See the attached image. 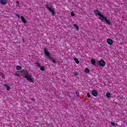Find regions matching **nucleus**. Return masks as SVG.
I'll use <instances>...</instances> for the list:
<instances>
[{"label":"nucleus","mask_w":127,"mask_h":127,"mask_svg":"<svg viewBox=\"0 0 127 127\" xmlns=\"http://www.w3.org/2000/svg\"><path fill=\"white\" fill-rule=\"evenodd\" d=\"M94 13L96 14V15L99 16V19H100L101 21H106L107 24H108V25H111V21H110V20H108V18H107V17H105L104 15L99 12L98 10H95L94 11Z\"/></svg>","instance_id":"f257e3e1"},{"label":"nucleus","mask_w":127,"mask_h":127,"mask_svg":"<svg viewBox=\"0 0 127 127\" xmlns=\"http://www.w3.org/2000/svg\"><path fill=\"white\" fill-rule=\"evenodd\" d=\"M21 73H24V74H23V78L26 79L27 81H28L29 82H31V83H33L34 82V80H33V77H32V75H29L28 74V70H22L21 71Z\"/></svg>","instance_id":"f03ea898"},{"label":"nucleus","mask_w":127,"mask_h":127,"mask_svg":"<svg viewBox=\"0 0 127 127\" xmlns=\"http://www.w3.org/2000/svg\"><path fill=\"white\" fill-rule=\"evenodd\" d=\"M48 50H47V49H44V52L45 55H46V56H47V57L49 58L50 61H53L54 64H56V61H55V60H54L53 58L51 57V56H50V54L48 53Z\"/></svg>","instance_id":"7ed1b4c3"},{"label":"nucleus","mask_w":127,"mask_h":127,"mask_svg":"<svg viewBox=\"0 0 127 127\" xmlns=\"http://www.w3.org/2000/svg\"><path fill=\"white\" fill-rule=\"evenodd\" d=\"M46 8H47L48 9L50 10V12L52 13V15L54 16L55 15V12L54 11V10H53V9H52L51 7H50L49 4H47L46 5Z\"/></svg>","instance_id":"20e7f679"},{"label":"nucleus","mask_w":127,"mask_h":127,"mask_svg":"<svg viewBox=\"0 0 127 127\" xmlns=\"http://www.w3.org/2000/svg\"><path fill=\"white\" fill-rule=\"evenodd\" d=\"M98 64L100 66H101V67H104V66H106V62H105V61L103 60H101L99 61Z\"/></svg>","instance_id":"39448f33"},{"label":"nucleus","mask_w":127,"mask_h":127,"mask_svg":"<svg viewBox=\"0 0 127 127\" xmlns=\"http://www.w3.org/2000/svg\"><path fill=\"white\" fill-rule=\"evenodd\" d=\"M107 42L109 45H112L114 43V41L112 39L108 38L107 39Z\"/></svg>","instance_id":"423d86ee"},{"label":"nucleus","mask_w":127,"mask_h":127,"mask_svg":"<svg viewBox=\"0 0 127 127\" xmlns=\"http://www.w3.org/2000/svg\"><path fill=\"white\" fill-rule=\"evenodd\" d=\"M0 4H2V5H5L6 3H7V0H0Z\"/></svg>","instance_id":"0eeeda50"},{"label":"nucleus","mask_w":127,"mask_h":127,"mask_svg":"<svg viewBox=\"0 0 127 127\" xmlns=\"http://www.w3.org/2000/svg\"><path fill=\"white\" fill-rule=\"evenodd\" d=\"M92 94L93 95V96H94V97H97L98 96V91H97V90H92Z\"/></svg>","instance_id":"6e6552de"},{"label":"nucleus","mask_w":127,"mask_h":127,"mask_svg":"<svg viewBox=\"0 0 127 127\" xmlns=\"http://www.w3.org/2000/svg\"><path fill=\"white\" fill-rule=\"evenodd\" d=\"M4 87H5L6 88V90L7 91H9V90L10 89V87H9V86H8V85L5 84H4Z\"/></svg>","instance_id":"1a4fd4ad"},{"label":"nucleus","mask_w":127,"mask_h":127,"mask_svg":"<svg viewBox=\"0 0 127 127\" xmlns=\"http://www.w3.org/2000/svg\"><path fill=\"white\" fill-rule=\"evenodd\" d=\"M84 72L86 73V74H89L90 73V70L88 68H85Z\"/></svg>","instance_id":"9d476101"},{"label":"nucleus","mask_w":127,"mask_h":127,"mask_svg":"<svg viewBox=\"0 0 127 127\" xmlns=\"http://www.w3.org/2000/svg\"><path fill=\"white\" fill-rule=\"evenodd\" d=\"M91 64H92V65H95L96 64V61H95L94 59H92L91 60Z\"/></svg>","instance_id":"9b49d317"},{"label":"nucleus","mask_w":127,"mask_h":127,"mask_svg":"<svg viewBox=\"0 0 127 127\" xmlns=\"http://www.w3.org/2000/svg\"><path fill=\"white\" fill-rule=\"evenodd\" d=\"M21 19L22 22H23L24 23H25L26 22V20H25V19H24V18L23 17L21 16Z\"/></svg>","instance_id":"f8f14e48"},{"label":"nucleus","mask_w":127,"mask_h":127,"mask_svg":"<svg viewBox=\"0 0 127 127\" xmlns=\"http://www.w3.org/2000/svg\"><path fill=\"white\" fill-rule=\"evenodd\" d=\"M73 60H74L76 64H79V63H80V62H79V60H78L77 58H74Z\"/></svg>","instance_id":"ddd939ff"},{"label":"nucleus","mask_w":127,"mask_h":127,"mask_svg":"<svg viewBox=\"0 0 127 127\" xmlns=\"http://www.w3.org/2000/svg\"><path fill=\"white\" fill-rule=\"evenodd\" d=\"M73 26H74V28L76 29V30H79V27H78V25H77L76 24H74Z\"/></svg>","instance_id":"4468645a"},{"label":"nucleus","mask_w":127,"mask_h":127,"mask_svg":"<svg viewBox=\"0 0 127 127\" xmlns=\"http://www.w3.org/2000/svg\"><path fill=\"white\" fill-rule=\"evenodd\" d=\"M16 70H21V66H20L19 65H17L16 67Z\"/></svg>","instance_id":"2eb2a0df"},{"label":"nucleus","mask_w":127,"mask_h":127,"mask_svg":"<svg viewBox=\"0 0 127 127\" xmlns=\"http://www.w3.org/2000/svg\"><path fill=\"white\" fill-rule=\"evenodd\" d=\"M40 70L41 71H44L45 70V66H41Z\"/></svg>","instance_id":"dca6fc26"},{"label":"nucleus","mask_w":127,"mask_h":127,"mask_svg":"<svg viewBox=\"0 0 127 127\" xmlns=\"http://www.w3.org/2000/svg\"><path fill=\"white\" fill-rule=\"evenodd\" d=\"M106 97H107V98H110V97H111V93L107 92L106 93Z\"/></svg>","instance_id":"f3484780"},{"label":"nucleus","mask_w":127,"mask_h":127,"mask_svg":"<svg viewBox=\"0 0 127 127\" xmlns=\"http://www.w3.org/2000/svg\"><path fill=\"white\" fill-rule=\"evenodd\" d=\"M75 94L78 96V97H80V93H79L78 91H76Z\"/></svg>","instance_id":"a211bd4d"},{"label":"nucleus","mask_w":127,"mask_h":127,"mask_svg":"<svg viewBox=\"0 0 127 127\" xmlns=\"http://www.w3.org/2000/svg\"><path fill=\"white\" fill-rule=\"evenodd\" d=\"M70 14L71 16H75V13H74V12H71Z\"/></svg>","instance_id":"6ab92c4d"},{"label":"nucleus","mask_w":127,"mask_h":127,"mask_svg":"<svg viewBox=\"0 0 127 127\" xmlns=\"http://www.w3.org/2000/svg\"><path fill=\"white\" fill-rule=\"evenodd\" d=\"M37 66H38V67H40V63H38V62H37L36 63Z\"/></svg>","instance_id":"aec40b11"},{"label":"nucleus","mask_w":127,"mask_h":127,"mask_svg":"<svg viewBox=\"0 0 127 127\" xmlns=\"http://www.w3.org/2000/svg\"><path fill=\"white\" fill-rule=\"evenodd\" d=\"M87 96L88 98H91V94L90 93H88Z\"/></svg>","instance_id":"412c9836"},{"label":"nucleus","mask_w":127,"mask_h":127,"mask_svg":"<svg viewBox=\"0 0 127 127\" xmlns=\"http://www.w3.org/2000/svg\"><path fill=\"white\" fill-rule=\"evenodd\" d=\"M0 76H1L2 78H3V77H4L3 73L0 72Z\"/></svg>","instance_id":"4be33fe9"},{"label":"nucleus","mask_w":127,"mask_h":127,"mask_svg":"<svg viewBox=\"0 0 127 127\" xmlns=\"http://www.w3.org/2000/svg\"><path fill=\"white\" fill-rule=\"evenodd\" d=\"M111 125L114 127H116V124L114 122H111Z\"/></svg>","instance_id":"5701e85b"},{"label":"nucleus","mask_w":127,"mask_h":127,"mask_svg":"<svg viewBox=\"0 0 127 127\" xmlns=\"http://www.w3.org/2000/svg\"><path fill=\"white\" fill-rule=\"evenodd\" d=\"M17 17H18V18H20V15H19V14H16Z\"/></svg>","instance_id":"b1692460"},{"label":"nucleus","mask_w":127,"mask_h":127,"mask_svg":"<svg viewBox=\"0 0 127 127\" xmlns=\"http://www.w3.org/2000/svg\"><path fill=\"white\" fill-rule=\"evenodd\" d=\"M31 100L33 101V102L35 101V99L34 98H32L31 99Z\"/></svg>","instance_id":"393cba45"},{"label":"nucleus","mask_w":127,"mask_h":127,"mask_svg":"<svg viewBox=\"0 0 127 127\" xmlns=\"http://www.w3.org/2000/svg\"><path fill=\"white\" fill-rule=\"evenodd\" d=\"M15 76H17V77H19V74H18V73H15Z\"/></svg>","instance_id":"a878e982"},{"label":"nucleus","mask_w":127,"mask_h":127,"mask_svg":"<svg viewBox=\"0 0 127 127\" xmlns=\"http://www.w3.org/2000/svg\"><path fill=\"white\" fill-rule=\"evenodd\" d=\"M22 41H23V43H25V41H24V39H22Z\"/></svg>","instance_id":"bb28decb"},{"label":"nucleus","mask_w":127,"mask_h":127,"mask_svg":"<svg viewBox=\"0 0 127 127\" xmlns=\"http://www.w3.org/2000/svg\"><path fill=\"white\" fill-rule=\"evenodd\" d=\"M16 3H18V4H19V2H18V1H17L16 2Z\"/></svg>","instance_id":"cd10ccee"},{"label":"nucleus","mask_w":127,"mask_h":127,"mask_svg":"<svg viewBox=\"0 0 127 127\" xmlns=\"http://www.w3.org/2000/svg\"><path fill=\"white\" fill-rule=\"evenodd\" d=\"M75 75H78V74L77 73H75Z\"/></svg>","instance_id":"c85d7f7f"}]
</instances>
